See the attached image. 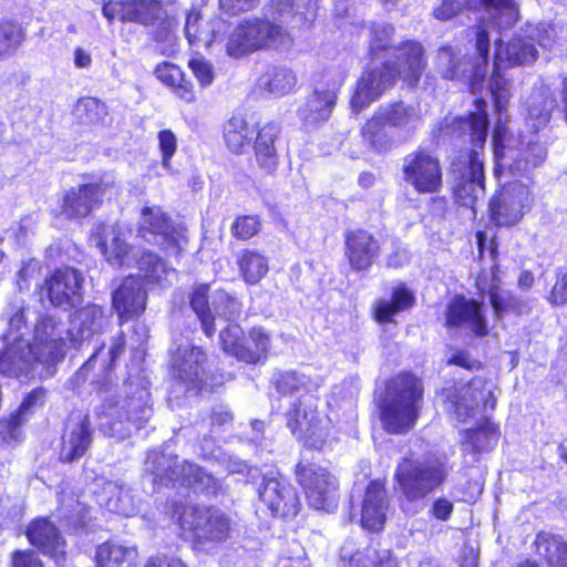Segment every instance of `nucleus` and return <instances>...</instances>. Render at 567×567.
<instances>
[{
	"label": "nucleus",
	"instance_id": "7c9ffc66",
	"mask_svg": "<svg viewBox=\"0 0 567 567\" xmlns=\"http://www.w3.org/2000/svg\"><path fill=\"white\" fill-rule=\"evenodd\" d=\"M379 250L378 240L367 230L357 229L346 234V256L353 270L368 269Z\"/></svg>",
	"mask_w": 567,
	"mask_h": 567
},
{
	"label": "nucleus",
	"instance_id": "338daca9",
	"mask_svg": "<svg viewBox=\"0 0 567 567\" xmlns=\"http://www.w3.org/2000/svg\"><path fill=\"white\" fill-rule=\"evenodd\" d=\"M78 116L86 123H96L106 114L105 105L93 97H86L79 101L76 105Z\"/></svg>",
	"mask_w": 567,
	"mask_h": 567
},
{
	"label": "nucleus",
	"instance_id": "9d476101",
	"mask_svg": "<svg viewBox=\"0 0 567 567\" xmlns=\"http://www.w3.org/2000/svg\"><path fill=\"white\" fill-rule=\"evenodd\" d=\"M318 399L313 394H305L291 403L287 412V425L291 432L302 440L305 445L322 449L330 433V420L320 417L317 411Z\"/></svg>",
	"mask_w": 567,
	"mask_h": 567
},
{
	"label": "nucleus",
	"instance_id": "a19ab883",
	"mask_svg": "<svg viewBox=\"0 0 567 567\" xmlns=\"http://www.w3.org/2000/svg\"><path fill=\"white\" fill-rule=\"evenodd\" d=\"M280 127L275 123L265 124L258 132L255 141V156L258 165L268 173H272L278 165V154L275 142Z\"/></svg>",
	"mask_w": 567,
	"mask_h": 567
},
{
	"label": "nucleus",
	"instance_id": "e2e57ef3",
	"mask_svg": "<svg viewBox=\"0 0 567 567\" xmlns=\"http://www.w3.org/2000/svg\"><path fill=\"white\" fill-rule=\"evenodd\" d=\"M261 39V49L278 48L289 40V34L281 24L271 21L265 16L264 19L259 18V38Z\"/></svg>",
	"mask_w": 567,
	"mask_h": 567
},
{
	"label": "nucleus",
	"instance_id": "58836bf2",
	"mask_svg": "<svg viewBox=\"0 0 567 567\" xmlns=\"http://www.w3.org/2000/svg\"><path fill=\"white\" fill-rule=\"evenodd\" d=\"M33 312L20 298L13 299L3 311V319L7 321V330L3 334L4 340L30 341L25 337L29 334L30 318Z\"/></svg>",
	"mask_w": 567,
	"mask_h": 567
},
{
	"label": "nucleus",
	"instance_id": "4c0bfd02",
	"mask_svg": "<svg viewBox=\"0 0 567 567\" xmlns=\"http://www.w3.org/2000/svg\"><path fill=\"white\" fill-rule=\"evenodd\" d=\"M266 17L287 31L288 28H298L310 23L315 14L307 10H300V6L293 0H272L265 10Z\"/></svg>",
	"mask_w": 567,
	"mask_h": 567
},
{
	"label": "nucleus",
	"instance_id": "f8f14e48",
	"mask_svg": "<svg viewBox=\"0 0 567 567\" xmlns=\"http://www.w3.org/2000/svg\"><path fill=\"white\" fill-rule=\"evenodd\" d=\"M493 389L494 385L483 378H474L467 384L455 389L454 392L451 389H445L446 410L454 413L461 422H466L468 417L480 414L481 405L482 412L486 414L496 405Z\"/></svg>",
	"mask_w": 567,
	"mask_h": 567
},
{
	"label": "nucleus",
	"instance_id": "a211bd4d",
	"mask_svg": "<svg viewBox=\"0 0 567 567\" xmlns=\"http://www.w3.org/2000/svg\"><path fill=\"white\" fill-rule=\"evenodd\" d=\"M224 352L246 363H259L266 360L270 350V337L262 328H252L249 331V342L254 349L243 344L244 332L236 323H228L219 333Z\"/></svg>",
	"mask_w": 567,
	"mask_h": 567
},
{
	"label": "nucleus",
	"instance_id": "f257e3e1",
	"mask_svg": "<svg viewBox=\"0 0 567 567\" xmlns=\"http://www.w3.org/2000/svg\"><path fill=\"white\" fill-rule=\"evenodd\" d=\"M496 53L494 72L491 78L489 90L499 117L493 131L494 153L501 166H505L513 175H524L540 165L547 156V151L535 136L522 137L519 147L512 145V138H507L508 130L503 123V112L509 99L508 82L501 75V70L506 66L524 65L533 63L538 55L535 43L524 33L515 34L506 45L501 40L495 41Z\"/></svg>",
	"mask_w": 567,
	"mask_h": 567
},
{
	"label": "nucleus",
	"instance_id": "aec40b11",
	"mask_svg": "<svg viewBox=\"0 0 567 567\" xmlns=\"http://www.w3.org/2000/svg\"><path fill=\"white\" fill-rule=\"evenodd\" d=\"M260 501L275 516L295 517L300 507L296 489L274 471L262 475V482L258 487Z\"/></svg>",
	"mask_w": 567,
	"mask_h": 567
},
{
	"label": "nucleus",
	"instance_id": "37998d69",
	"mask_svg": "<svg viewBox=\"0 0 567 567\" xmlns=\"http://www.w3.org/2000/svg\"><path fill=\"white\" fill-rule=\"evenodd\" d=\"M200 14L192 9L185 22V35L192 45L209 48L214 42L218 41L220 32L226 30V23L221 19L213 21L210 28H203L199 24Z\"/></svg>",
	"mask_w": 567,
	"mask_h": 567
},
{
	"label": "nucleus",
	"instance_id": "69168bd1",
	"mask_svg": "<svg viewBox=\"0 0 567 567\" xmlns=\"http://www.w3.org/2000/svg\"><path fill=\"white\" fill-rule=\"evenodd\" d=\"M261 223L255 215L239 216L231 225V234L237 239L247 240L259 233Z\"/></svg>",
	"mask_w": 567,
	"mask_h": 567
},
{
	"label": "nucleus",
	"instance_id": "8fccbe9b",
	"mask_svg": "<svg viewBox=\"0 0 567 567\" xmlns=\"http://www.w3.org/2000/svg\"><path fill=\"white\" fill-rule=\"evenodd\" d=\"M137 267L145 280L150 284H157L164 287L172 284L175 271L155 254L145 251L137 260Z\"/></svg>",
	"mask_w": 567,
	"mask_h": 567
},
{
	"label": "nucleus",
	"instance_id": "052dcab7",
	"mask_svg": "<svg viewBox=\"0 0 567 567\" xmlns=\"http://www.w3.org/2000/svg\"><path fill=\"white\" fill-rule=\"evenodd\" d=\"M24 39L22 29L10 21L0 22V61L9 58Z\"/></svg>",
	"mask_w": 567,
	"mask_h": 567
},
{
	"label": "nucleus",
	"instance_id": "13d9d810",
	"mask_svg": "<svg viewBox=\"0 0 567 567\" xmlns=\"http://www.w3.org/2000/svg\"><path fill=\"white\" fill-rule=\"evenodd\" d=\"M58 515L73 529L84 525L86 507L73 494H65L63 491L59 496Z\"/></svg>",
	"mask_w": 567,
	"mask_h": 567
},
{
	"label": "nucleus",
	"instance_id": "3c124183",
	"mask_svg": "<svg viewBox=\"0 0 567 567\" xmlns=\"http://www.w3.org/2000/svg\"><path fill=\"white\" fill-rule=\"evenodd\" d=\"M237 264L243 279L249 285L258 284L269 270L267 257L256 250H243Z\"/></svg>",
	"mask_w": 567,
	"mask_h": 567
},
{
	"label": "nucleus",
	"instance_id": "49530a36",
	"mask_svg": "<svg viewBox=\"0 0 567 567\" xmlns=\"http://www.w3.org/2000/svg\"><path fill=\"white\" fill-rule=\"evenodd\" d=\"M161 4L157 0H126L118 6L121 21L151 24L159 18Z\"/></svg>",
	"mask_w": 567,
	"mask_h": 567
},
{
	"label": "nucleus",
	"instance_id": "a878e982",
	"mask_svg": "<svg viewBox=\"0 0 567 567\" xmlns=\"http://www.w3.org/2000/svg\"><path fill=\"white\" fill-rule=\"evenodd\" d=\"M0 373L10 378L28 377L38 363L30 341L2 340Z\"/></svg>",
	"mask_w": 567,
	"mask_h": 567
},
{
	"label": "nucleus",
	"instance_id": "f704fd0d",
	"mask_svg": "<svg viewBox=\"0 0 567 567\" xmlns=\"http://www.w3.org/2000/svg\"><path fill=\"white\" fill-rule=\"evenodd\" d=\"M336 102V87L316 90L299 109V116L306 128L311 130L328 121Z\"/></svg>",
	"mask_w": 567,
	"mask_h": 567
},
{
	"label": "nucleus",
	"instance_id": "79ce46f5",
	"mask_svg": "<svg viewBox=\"0 0 567 567\" xmlns=\"http://www.w3.org/2000/svg\"><path fill=\"white\" fill-rule=\"evenodd\" d=\"M488 296L494 313L498 319H502L504 316L509 313L524 316L532 311L528 300L519 299L513 296L509 291L503 289L495 276H493L492 284L488 288Z\"/></svg>",
	"mask_w": 567,
	"mask_h": 567
},
{
	"label": "nucleus",
	"instance_id": "e433bc0d",
	"mask_svg": "<svg viewBox=\"0 0 567 567\" xmlns=\"http://www.w3.org/2000/svg\"><path fill=\"white\" fill-rule=\"evenodd\" d=\"M259 38V18L241 21L230 33L227 42V53L230 56L239 58L261 49Z\"/></svg>",
	"mask_w": 567,
	"mask_h": 567
},
{
	"label": "nucleus",
	"instance_id": "5fc2aeb1",
	"mask_svg": "<svg viewBox=\"0 0 567 567\" xmlns=\"http://www.w3.org/2000/svg\"><path fill=\"white\" fill-rule=\"evenodd\" d=\"M278 392L284 395H298L301 398L305 394H311L318 388V384L303 374L296 371H287L279 373L276 381Z\"/></svg>",
	"mask_w": 567,
	"mask_h": 567
},
{
	"label": "nucleus",
	"instance_id": "de8ad7c7",
	"mask_svg": "<svg viewBox=\"0 0 567 567\" xmlns=\"http://www.w3.org/2000/svg\"><path fill=\"white\" fill-rule=\"evenodd\" d=\"M137 557L134 546H127L116 542H105L96 548L95 561L97 567H121L123 564H132Z\"/></svg>",
	"mask_w": 567,
	"mask_h": 567
},
{
	"label": "nucleus",
	"instance_id": "412c9836",
	"mask_svg": "<svg viewBox=\"0 0 567 567\" xmlns=\"http://www.w3.org/2000/svg\"><path fill=\"white\" fill-rule=\"evenodd\" d=\"M296 474L310 506L316 509H326L338 487L336 477L327 468L311 463L298 464Z\"/></svg>",
	"mask_w": 567,
	"mask_h": 567
},
{
	"label": "nucleus",
	"instance_id": "dca6fc26",
	"mask_svg": "<svg viewBox=\"0 0 567 567\" xmlns=\"http://www.w3.org/2000/svg\"><path fill=\"white\" fill-rule=\"evenodd\" d=\"M138 234L145 240L162 246L171 255L179 254L187 243L185 228L174 225L157 206L143 209Z\"/></svg>",
	"mask_w": 567,
	"mask_h": 567
},
{
	"label": "nucleus",
	"instance_id": "bf43d9fd",
	"mask_svg": "<svg viewBox=\"0 0 567 567\" xmlns=\"http://www.w3.org/2000/svg\"><path fill=\"white\" fill-rule=\"evenodd\" d=\"M372 40L370 43L371 53L377 56L379 51L391 50L392 54L395 56L396 61L394 64H398V55L400 54L399 49L403 48L405 44L411 43L412 41H406L400 47L392 45V37L394 33V29L389 23H375L372 29Z\"/></svg>",
	"mask_w": 567,
	"mask_h": 567
},
{
	"label": "nucleus",
	"instance_id": "ea45409f",
	"mask_svg": "<svg viewBox=\"0 0 567 567\" xmlns=\"http://www.w3.org/2000/svg\"><path fill=\"white\" fill-rule=\"evenodd\" d=\"M154 73L157 80L168 86L183 102L192 104L196 101L194 85L185 78L179 66L171 62H163L156 66Z\"/></svg>",
	"mask_w": 567,
	"mask_h": 567
},
{
	"label": "nucleus",
	"instance_id": "423d86ee",
	"mask_svg": "<svg viewBox=\"0 0 567 567\" xmlns=\"http://www.w3.org/2000/svg\"><path fill=\"white\" fill-rule=\"evenodd\" d=\"M125 398L107 395L103 399L101 411V429L110 436L120 440L130 436L133 429L138 430L152 416L148 404L150 393L146 388L126 384Z\"/></svg>",
	"mask_w": 567,
	"mask_h": 567
},
{
	"label": "nucleus",
	"instance_id": "4468645a",
	"mask_svg": "<svg viewBox=\"0 0 567 567\" xmlns=\"http://www.w3.org/2000/svg\"><path fill=\"white\" fill-rule=\"evenodd\" d=\"M402 173L406 184L419 194H435L443 186V171L439 157L423 148L404 157Z\"/></svg>",
	"mask_w": 567,
	"mask_h": 567
},
{
	"label": "nucleus",
	"instance_id": "f3484780",
	"mask_svg": "<svg viewBox=\"0 0 567 567\" xmlns=\"http://www.w3.org/2000/svg\"><path fill=\"white\" fill-rule=\"evenodd\" d=\"M533 202V194L526 183L509 182L489 203L492 218L499 226H513L530 210Z\"/></svg>",
	"mask_w": 567,
	"mask_h": 567
},
{
	"label": "nucleus",
	"instance_id": "0eeeda50",
	"mask_svg": "<svg viewBox=\"0 0 567 567\" xmlns=\"http://www.w3.org/2000/svg\"><path fill=\"white\" fill-rule=\"evenodd\" d=\"M449 473L450 466L442 456L416 457L410 454L398 462L394 480L402 496L409 502H416L440 488Z\"/></svg>",
	"mask_w": 567,
	"mask_h": 567
},
{
	"label": "nucleus",
	"instance_id": "2f4dec72",
	"mask_svg": "<svg viewBox=\"0 0 567 567\" xmlns=\"http://www.w3.org/2000/svg\"><path fill=\"white\" fill-rule=\"evenodd\" d=\"M341 567H396L386 550L349 540L340 549Z\"/></svg>",
	"mask_w": 567,
	"mask_h": 567
},
{
	"label": "nucleus",
	"instance_id": "393cba45",
	"mask_svg": "<svg viewBox=\"0 0 567 567\" xmlns=\"http://www.w3.org/2000/svg\"><path fill=\"white\" fill-rule=\"evenodd\" d=\"M484 194L483 162L480 154L472 151L468 155V166L454 187V196L461 206L471 208L474 214L475 205L484 197Z\"/></svg>",
	"mask_w": 567,
	"mask_h": 567
},
{
	"label": "nucleus",
	"instance_id": "39448f33",
	"mask_svg": "<svg viewBox=\"0 0 567 567\" xmlns=\"http://www.w3.org/2000/svg\"><path fill=\"white\" fill-rule=\"evenodd\" d=\"M423 401V384L412 373H400L386 385L381 408V421L390 433H404L411 430Z\"/></svg>",
	"mask_w": 567,
	"mask_h": 567
},
{
	"label": "nucleus",
	"instance_id": "4be33fe9",
	"mask_svg": "<svg viewBox=\"0 0 567 567\" xmlns=\"http://www.w3.org/2000/svg\"><path fill=\"white\" fill-rule=\"evenodd\" d=\"M126 229L118 225H96L90 240L95 244L105 260L114 267L128 266L132 261L131 247L126 243Z\"/></svg>",
	"mask_w": 567,
	"mask_h": 567
},
{
	"label": "nucleus",
	"instance_id": "ddd939ff",
	"mask_svg": "<svg viewBox=\"0 0 567 567\" xmlns=\"http://www.w3.org/2000/svg\"><path fill=\"white\" fill-rule=\"evenodd\" d=\"M206 363L207 355L202 348L190 343L181 344L172 353V374L186 391L199 393L215 386L207 377Z\"/></svg>",
	"mask_w": 567,
	"mask_h": 567
},
{
	"label": "nucleus",
	"instance_id": "2eb2a0df",
	"mask_svg": "<svg viewBox=\"0 0 567 567\" xmlns=\"http://www.w3.org/2000/svg\"><path fill=\"white\" fill-rule=\"evenodd\" d=\"M66 333L63 322L51 316L40 317L34 324L31 347L38 363L47 368L48 374H52L51 367L64 358L69 340Z\"/></svg>",
	"mask_w": 567,
	"mask_h": 567
},
{
	"label": "nucleus",
	"instance_id": "1a4fd4ad",
	"mask_svg": "<svg viewBox=\"0 0 567 567\" xmlns=\"http://www.w3.org/2000/svg\"><path fill=\"white\" fill-rule=\"evenodd\" d=\"M145 466L158 485H186L198 492H214L218 486L215 476L193 463L179 462L171 454L153 451L148 453Z\"/></svg>",
	"mask_w": 567,
	"mask_h": 567
},
{
	"label": "nucleus",
	"instance_id": "72a5a7b5",
	"mask_svg": "<svg viewBox=\"0 0 567 567\" xmlns=\"http://www.w3.org/2000/svg\"><path fill=\"white\" fill-rule=\"evenodd\" d=\"M91 442L92 433L87 419L70 420L62 439L61 460L72 462L82 457L91 445Z\"/></svg>",
	"mask_w": 567,
	"mask_h": 567
},
{
	"label": "nucleus",
	"instance_id": "6e6552de",
	"mask_svg": "<svg viewBox=\"0 0 567 567\" xmlns=\"http://www.w3.org/2000/svg\"><path fill=\"white\" fill-rule=\"evenodd\" d=\"M178 525L198 549L209 551L227 543L237 532L235 520L215 507L187 505L178 514Z\"/></svg>",
	"mask_w": 567,
	"mask_h": 567
},
{
	"label": "nucleus",
	"instance_id": "c03bdc74",
	"mask_svg": "<svg viewBox=\"0 0 567 567\" xmlns=\"http://www.w3.org/2000/svg\"><path fill=\"white\" fill-rule=\"evenodd\" d=\"M415 302L414 293L403 284L394 287L390 299H380L374 305V319L380 322H392L393 317L410 309Z\"/></svg>",
	"mask_w": 567,
	"mask_h": 567
},
{
	"label": "nucleus",
	"instance_id": "c85d7f7f",
	"mask_svg": "<svg viewBox=\"0 0 567 567\" xmlns=\"http://www.w3.org/2000/svg\"><path fill=\"white\" fill-rule=\"evenodd\" d=\"M27 536L30 543L54 559L58 566H63L65 558V542L61 538L55 526L47 518L33 520Z\"/></svg>",
	"mask_w": 567,
	"mask_h": 567
},
{
	"label": "nucleus",
	"instance_id": "864d4df0",
	"mask_svg": "<svg viewBox=\"0 0 567 567\" xmlns=\"http://www.w3.org/2000/svg\"><path fill=\"white\" fill-rule=\"evenodd\" d=\"M485 107L486 103L484 100H476V111L471 113L468 117L458 121L460 128L464 132H468L471 142L475 147H482L485 143L487 134V114Z\"/></svg>",
	"mask_w": 567,
	"mask_h": 567
},
{
	"label": "nucleus",
	"instance_id": "603ef678",
	"mask_svg": "<svg viewBox=\"0 0 567 567\" xmlns=\"http://www.w3.org/2000/svg\"><path fill=\"white\" fill-rule=\"evenodd\" d=\"M499 439L498 426L489 419L485 417L483 423L476 429L465 431L464 450L471 446L474 451L484 452L493 449Z\"/></svg>",
	"mask_w": 567,
	"mask_h": 567
},
{
	"label": "nucleus",
	"instance_id": "cd10ccee",
	"mask_svg": "<svg viewBox=\"0 0 567 567\" xmlns=\"http://www.w3.org/2000/svg\"><path fill=\"white\" fill-rule=\"evenodd\" d=\"M107 317L97 305H87L78 310L71 320V328L68 331L69 341L75 347L90 341L94 336L100 334L107 324Z\"/></svg>",
	"mask_w": 567,
	"mask_h": 567
},
{
	"label": "nucleus",
	"instance_id": "473e14b6",
	"mask_svg": "<svg viewBox=\"0 0 567 567\" xmlns=\"http://www.w3.org/2000/svg\"><path fill=\"white\" fill-rule=\"evenodd\" d=\"M97 502L109 512L123 516H133L137 509L135 497L122 481L105 482L97 493Z\"/></svg>",
	"mask_w": 567,
	"mask_h": 567
},
{
	"label": "nucleus",
	"instance_id": "6e6d98bb",
	"mask_svg": "<svg viewBox=\"0 0 567 567\" xmlns=\"http://www.w3.org/2000/svg\"><path fill=\"white\" fill-rule=\"evenodd\" d=\"M296 76L286 68L274 69L259 79V86L269 93L280 96L292 91Z\"/></svg>",
	"mask_w": 567,
	"mask_h": 567
},
{
	"label": "nucleus",
	"instance_id": "bb28decb",
	"mask_svg": "<svg viewBox=\"0 0 567 567\" xmlns=\"http://www.w3.org/2000/svg\"><path fill=\"white\" fill-rule=\"evenodd\" d=\"M147 293L140 278L126 277L113 292V308L121 320H130L141 316L146 308Z\"/></svg>",
	"mask_w": 567,
	"mask_h": 567
},
{
	"label": "nucleus",
	"instance_id": "b1692460",
	"mask_svg": "<svg viewBox=\"0 0 567 567\" xmlns=\"http://www.w3.org/2000/svg\"><path fill=\"white\" fill-rule=\"evenodd\" d=\"M445 324L449 328L468 330L478 337L487 334L482 305L463 296H456L449 302L445 310Z\"/></svg>",
	"mask_w": 567,
	"mask_h": 567
},
{
	"label": "nucleus",
	"instance_id": "774afa93",
	"mask_svg": "<svg viewBox=\"0 0 567 567\" xmlns=\"http://www.w3.org/2000/svg\"><path fill=\"white\" fill-rule=\"evenodd\" d=\"M547 300L553 306L567 303V268L556 270V280Z\"/></svg>",
	"mask_w": 567,
	"mask_h": 567
},
{
	"label": "nucleus",
	"instance_id": "a18cd8bd",
	"mask_svg": "<svg viewBox=\"0 0 567 567\" xmlns=\"http://www.w3.org/2000/svg\"><path fill=\"white\" fill-rule=\"evenodd\" d=\"M537 555L548 567H567V540L559 535L539 533L535 539Z\"/></svg>",
	"mask_w": 567,
	"mask_h": 567
},
{
	"label": "nucleus",
	"instance_id": "7ed1b4c3",
	"mask_svg": "<svg viewBox=\"0 0 567 567\" xmlns=\"http://www.w3.org/2000/svg\"><path fill=\"white\" fill-rule=\"evenodd\" d=\"M398 64L390 61L364 70L357 82L351 97L353 112L359 113L379 99L396 78L400 76L409 84H415L425 69L424 51L420 43L411 42L399 49Z\"/></svg>",
	"mask_w": 567,
	"mask_h": 567
},
{
	"label": "nucleus",
	"instance_id": "4d7b16f0",
	"mask_svg": "<svg viewBox=\"0 0 567 567\" xmlns=\"http://www.w3.org/2000/svg\"><path fill=\"white\" fill-rule=\"evenodd\" d=\"M529 38L544 49L551 50L556 44L561 45L567 40V29L548 23L529 25L526 29Z\"/></svg>",
	"mask_w": 567,
	"mask_h": 567
},
{
	"label": "nucleus",
	"instance_id": "680f3d73",
	"mask_svg": "<svg viewBox=\"0 0 567 567\" xmlns=\"http://www.w3.org/2000/svg\"><path fill=\"white\" fill-rule=\"evenodd\" d=\"M125 346L124 334L123 332H118L115 337L112 338V342L109 347V350L105 351L104 346H101L92 357L85 362L83 365L84 369H89L93 364H95L99 360L102 365H106V368H111L116 359L123 353Z\"/></svg>",
	"mask_w": 567,
	"mask_h": 567
},
{
	"label": "nucleus",
	"instance_id": "0e129e2a",
	"mask_svg": "<svg viewBox=\"0 0 567 567\" xmlns=\"http://www.w3.org/2000/svg\"><path fill=\"white\" fill-rule=\"evenodd\" d=\"M200 452L204 458H215L218 463L225 466V470L229 473L241 472L245 467L243 462L225 455L219 447L215 446V444L206 437L200 443Z\"/></svg>",
	"mask_w": 567,
	"mask_h": 567
},
{
	"label": "nucleus",
	"instance_id": "6ab92c4d",
	"mask_svg": "<svg viewBox=\"0 0 567 567\" xmlns=\"http://www.w3.org/2000/svg\"><path fill=\"white\" fill-rule=\"evenodd\" d=\"M117 187L111 176H105L99 184H85L70 189L64 198L61 213L66 218H83L97 208L104 196L116 194Z\"/></svg>",
	"mask_w": 567,
	"mask_h": 567
},
{
	"label": "nucleus",
	"instance_id": "5701e85b",
	"mask_svg": "<svg viewBox=\"0 0 567 567\" xmlns=\"http://www.w3.org/2000/svg\"><path fill=\"white\" fill-rule=\"evenodd\" d=\"M82 284L83 276L79 270L64 267L45 280L43 292L55 307H73L81 300Z\"/></svg>",
	"mask_w": 567,
	"mask_h": 567
},
{
	"label": "nucleus",
	"instance_id": "09e8293b",
	"mask_svg": "<svg viewBox=\"0 0 567 567\" xmlns=\"http://www.w3.org/2000/svg\"><path fill=\"white\" fill-rule=\"evenodd\" d=\"M255 130L239 115L230 117L224 125V140L234 153H244L251 143Z\"/></svg>",
	"mask_w": 567,
	"mask_h": 567
},
{
	"label": "nucleus",
	"instance_id": "9b49d317",
	"mask_svg": "<svg viewBox=\"0 0 567 567\" xmlns=\"http://www.w3.org/2000/svg\"><path fill=\"white\" fill-rule=\"evenodd\" d=\"M190 306L207 337L216 330V321H233L241 310L237 298L224 290L209 293L208 285H198L190 295Z\"/></svg>",
	"mask_w": 567,
	"mask_h": 567
},
{
	"label": "nucleus",
	"instance_id": "f03ea898",
	"mask_svg": "<svg viewBox=\"0 0 567 567\" xmlns=\"http://www.w3.org/2000/svg\"><path fill=\"white\" fill-rule=\"evenodd\" d=\"M477 6L486 7L489 21H482L477 27L474 61L461 62V52L452 47H443L437 53V68L441 74L450 80L468 81L473 92L480 89L486 75L489 32L513 25L518 17L516 4L513 0H443L433 11L436 19L445 21L463 8L471 9Z\"/></svg>",
	"mask_w": 567,
	"mask_h": 567
},
{
	"label": "nucleus",
	"instance_id": "20e7f679",
	"mask_svg": "<svg viewBox=\"0 0 567 567\" xmlns=\"http://www.w3.org/2000/svg\"><path fill=\"white\" fill-rule=\"evenodd\" d=\"M421 122L416 106L403 102L382 104L362 127L364 143L377 153H385L405 140Z\"/></svg>",
	"mask_w": 567,
	"mask_h": 567
},
{
	"label": "nucleus",
	"instance_id": "c756f323",
	"mask_svg": "<svg viewBox=\"0 0 567 567\" xmlns=\"http://www.w3.org/2000/svg\"><path fill=\"white\" fill-rule=\"evenodd\" d=\"M389 511V497L381 482H371L364 493L361 505V524L369 530L383 528Z\"/></svg>",
	"mask_w": 567,
	"mask_h": 567
},
{
	"label": "nucleus",
	"instance_id": "c9c22d12",
	"mask_svg": "<svg viewBox=\"0 0 567 567\" xmlns=\"http://www.w3.org/2000/svg\"><path fill=\"white\" fill-rule=\"evenodd\" d=\"M556 107V100L549 87L542 86L535 90L526 102V125L533 133L545 127Z\"/></svg>",
	"mask_w": 567,
	"mask_h": 567
}]
</instances>
